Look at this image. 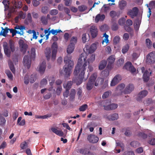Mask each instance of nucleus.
I'll return each mask as SVG.
<instances>
[{"label":"nucleus","instance_id":"nucleus-33","mask_svg":"<svg viewBox=\"0 0 155 155\" xmlns=\"http://www.w3.org/2000/svg\"><path fill=\"white\" fill-rule=\"evenodd\" d=\"M1 28L2 29V35L4 37H6V34L8 32L9 29L7 27H6L5 28H4L3 27H2Z\"/></svg>","mask_w":155,"mask_h":155},{"label":"nucleus","instance_id":"nucleus-22","mask_svg":"<svg viewBox=\"0 0 155 155\" xmlns=\"http://www.w3.org/2000/svg\"><path fill=\"white\" fill-rule=\"evenodd\" d=\"M151 73H150L149 74L147 70L145 71L143 76V78L144 81L147 82L148 81L150 78V75Z\"/></svg>","mask_w":155,"mask_h":155},{"label":"nucleus","instance_id":"nucleus-16","mask_svg":"<svg viewBox=\"0 0 155 155\" xmlns=\"http://www.w3.org/2000/svg\"><path fill=\"white\" fill-rule=\"evenodd\" d=\"M3 45L5 54L7 57H10L11 51L7 43L6 42H4Z\"/></svg>","mask_w":155,"mask_h":155},{"label":"nucleus","instance_id":"nucleus-47","mask_svg":"<svg viewBox=\"0 0 155 155\" xmlns=\"http://www.w3.org/2000/svg\"><path fill=\"white\" fill-rule=\"evenodd\" d=\"M87 8V6L85 5H82L79 6L78 7V9L79 11L82 12L85 11Z\"/></svg>","mask_w":155,"mask_h":155},{"label":"nucleus","instance_id":"nucleus-38","mask_svg":"<svg viewBox=\"0 0 155 155\" xmlns=\"http://www.w3.org/2000/svg\"><path fill=\"white\" fill-rule=\"evenodd\" d=\"M41 21L43 24L45 25H46L48 24V18H47L45 16H43L41 17Z\"/></svg>","mask_w":155,"mask_h":155},{"label":"nucleus","instance_id":"nucleus-18","mask_svg":"<svg viewBox=\"0 0 155 155\" xmlns=\"http://www.w3.org/2000/svg\"><path fill=\"white\" fill-rule=\"evenodd\" d=\"M134 89V87L132 84H129L126 87L123 91L125 94H128L132 92Z\"/></svg>","mask_w":155,"mask_h":155},{"label":"nucleus","instance_id":"nucleus-60","mask_svg":"<svg viewBox=\"0 0 155 155\" xmlns=\"http://www.w3.org/2000/svg\"><path fill=\"white\" fill-rule=\"evenodd\" d=\"M24 83L26 84H28L29 82V77L28 75H26L24 78Z\"/></svg>","mask_w":155,"mask_h":155},{"label":"nucleus","instance_id":"nucleus-63","mask_svg":"<svg viewBox=\"0 0 155 155\" xmlns=\"http://www.w3.org/2000/svg\"><path fill=\"white\" fill-rule=\"evenodd\" d=\"M124 63V60L123 59L121 58L119 59L117 61V64L118 66H121Z\"/></svg>","mask_w":155,"mask_h":155},{"label":"nucleus","instance_id":"nucleus-13","mask_svg":"<svg viewBox=\"0 0 155 155\" xmlns=\"http://www.w3.org/2000/svg\"><path fill=\"white\" fill-rule=\"evenodd\" d=\"M85 48L87 52L89 53H91L94 52L96 49V44L94 43L92 44L90 47L87 45L86 46Z\"/></svg>","mask_w":155,"mask_h":155},{"label":"nucleus","instance_id":"nucleus-35","mask_svg":"<svg viewBox=\"0 0 155 155\" xmlns=\"http://www.w3.org/2000/svg\"><path fill=\"white\" fill-rule=\"evenodd\" d=\"M129 48V46L128 44H127L124 46L122 49V52L123 53L125 54L126 53Z\"/></svg>","mask_w":155,"mask_h":155},{"label":"nucleus","instance_id":"nucleus-51","mask_svg":"<svg viewBox=\"0 0 155 155\" xmlns=\"http://www.w3.org/2000/svg\"><path fill=\"white\" fill-rule=\"evenodd\" d=\"M47 83V81L45 78H43L40 82V86L42 87L43 86L46 85Z\"/></svg>","mask_w":155,"mask_h":155},{"label":"nucleus","instance_id":"nucleus-54","mask_svg":"<svg viewBox=\"0 0 155 155\" xmlns=\"http://www.w3.org/2000/svg\"><path fill=\"white\" fill-rule=\"evenodd\" d=\"M103 36L105 37V38L103 40L102 43L103 44L104 42H106L107 43L108 42L109 40L108 39V35L106 34L105 33L104 34Z\"/></svg>","mask_w":155,"mask_h":155},{"label":"nucleus","instance_id":"nucleus-3","mask_svg":"<svg viewBox=\"0 0 155 155\" xmlns=\"http://www.w3.org/2000/svg\"><path fill=\"white\" fill-rule=\"evenodd\" d=\"M97 76V74L96 73H93L91 76L87 84L86 88L88 90H90L92 88Z\"/></svg>","mask_w":155,"mask_h":155},{"label":"nucleus","instance_id":"nucleus-21","mask_svg":"<svg viewBox=\"0 0 155 155\" xmlns=\"http://www.w3.org/2000/svg\"><path fill=\"white\" fill-rule=\"evenodd\" d=\"M51 130L56 135L60 137H63V136L64 133L62 131L58 130L54 127H52L51 128Z\"/></svg>","mask_w":155,"mask_h":155},{"label":"nucleus","instance_id":"nucleus-20","mask_svg":"<svg viewBox=\"0 0 155 155\" xmlns=\"http://www.w3.org/2000/svg\"><path fill=\"white\" fill-rule=\"evenodd\" d=\"M77 152L82 154L86 155L89 153L90 152L88 151L87 149L85 148H79L78 149Z\"/></svg>","mask_w":155,"mask_h":155},{"label":"nucleus","instance_id":"nucleus-9","mask_svg":"<svg viewBox=\"0 0 155 155\" xmlns=\"http://www.w3.org/2000/svg\"><path fill=\"white\" fill-rule=\"evenodd\" d=\"M122 79L121 75L120 74H117L115 75L112 80L110 85L112 86H115Z\"/></svg>","mask_w":155,"mask_h":155},{"label":"nucleus","instance_id":"nucleus-59","mask_svg":"<svg viewBox=\"0 0 155 155\" xmlns=\"http://www.w3.org/2000/svg\"><path fill=\"white\" fill-rule=\"evenodd\" d=\"M31 56L35 58L36 55L35 49V48H31Z\"/></svg>","mask_w":155,"mask_h":155},{"label":"nucleus","instance_id":"nucleus-42","mask_svg":"<svg viewBox=\"0 0 155 155\" xmlns=\"http://www.w3.org/2000/svg\"><path fill=\"white\" fill-rule=\"evenodd\" d=\"M118 28V24L116 22H113L111 26V29L113 31H116Z\"/></svg>","mask_w":155,"mask_h":155},{"label":"nucleus","instance_id":"nucleus-1","mask_svg":"<svg viewBox=\"0 0 155 155\" xmlns=\"http://www.w3.org/2000/svg\"><path fill=\"white\" fill-rule=\"evenodd\" d=\"M87 56L86 53H82L78 58V63L75 66L74 72L75 77L73 79V81L76 83L77 85H80L82 83L85 74L84 71L87 64H89L90 63H92L95 60V54L91 55L88 61L86 60Z\"/></svg>","mask_w":155,"mask_h":155},{"label":"nucleus","instance_id":"nucleus-4","mask_svg":"<svg viewBox=\"0 0 155 155\" xmlns=\"http://www.w3.org/2000/svg\"><path fill=\"white\" fill-rule=\"evenodd\" d=\"M15 29H17V30L12 34V37H14L17 33L21 35H23L24 34V30H25V27L22 25H17L14 27Z\"/></svg>","mask_w":155,"mask_h":155},{"label":"nucleus","instance_id":"nucleus-56","mask_svg":"<svg viewBox=\"0 0 155 155\" xmlns=\"http://www.w3.org/2000/svg\"><path fill=\"white\" fill-rule=\"evenodd\" d=\"M51 33L52 34L54 35H57L58 33L62 32L61 30H54L53 29H52L51 30Z\"/></svg>","mask_w":155,"mask_h":155},{"label":"nucleus","instance_id":"nucleus-10","mask_svg":"<svg viewBox=\"0 0 155 155\" xmlns=\"http://www.w3.org/2000/svg\"><path fill=\"white\" fill-rule=\"evenodd\" d=\"M87 139L90 143H95L98 142L99 138L94 134H90L88 136Z\"/></svg>","mask_w":155,"mask_h":155},{"label":"nucleus","instance_id":"nucleus-39","mask_svg":"<svg viewBox=\"0 0 155 155\" xmlns=\"http://www.w3.org/2000/svg\"><path fill=\"white\" fill-rule=\"evenodd\" d=\"M36 75L35 74L31 75L30 78V82L31 83H33L36 80Z\"/></svg>","mask_w":155,"mask_h":155},{"label":"nucleus","instance_id":"nucleus-14","mask_svg":"<svg viewBox=\"0 0 155 155\" xmlns=\"http://www.w3.org/2000/svg\"><path fill=\"white\" fill-rule=\"evenodd\" d=\"M19 47L21 48V51L23 53H25L28 48L27 45L25 43L24 41L22 39H21L19 41Z\"/></svg>","mask_w":155,"mask_h":155},{"label":"nucleus","instance_id":"nucleus-12","mask_svg":"<svg viewBox=\"0 0 155 155\" xmlns=\"http://www.w3.org/2000/svg\"><path fill=\"white\" fill-rule=\"evenodd\" d=\"M148 92L147 90H143L141 91L138 94L137 100L138 101H140L142 98L145 97L148 94Z\"/></svg>","mask_w":155,"mask_h":155},{"label":"nucleus","instance_id":"nucleus-28","mask_svg":"<svg viewBox=\"0 0 155 155\" xmlns=\"http://www.w3.org/2000/svg\"><path fill=\"white\" fill-rule=\"evenodd\" d=\"M107 61L105 60H102L101 61L99 66V69L100 70L103 69L106 66Z\"/></svg>","mask_w":155,"mask_h":155},{"label":"nucleus","instance_id":"nucleus-43","mask_svg":"<svg viewBox=\"0 0 155 155\" xmlns=\"http://www.w3.org/2000/svg\"><path fill=\"white\" fill-rule=\"evenodd\" d=\"M88 107V105L87 104H84L81 106L79 108L80 111H85Z\"/></svg>","mask_w":155,"mask_h":155},{"label":"nucleus","instance_id":"nucleus-61","mask_svg":"<svg viewBox=\"0 0 155 155\" xmlns=\"http://www.w3.org/2000/svg\"><path fill=\"white\" fill-rule=\"evenodd\" d=\"M110 15L112 18H114L117 15L116 12L114 11H112L110 12Z\"/></svg>","mask_w":155,"mask_h":155},{"label":"nucleus","instance_id":"nucleus-58","mask_svg":"<svg viewBox=\"0 0 155 155\" xmlns=\"http://www.w3.org/2000/svg\"><path fill=\"white\" fill-rule=\"evenodd\" d=\"M18 16L20 18L24 19L26 16V14L24 13L22 11H21L19 12Z\"/></svg>","mask_w":155,"mask_h":155},{"label":"nucleus","instance_id":"nucleus-24","mask_svg":"<svg viewBox=\"0 0 155 155\" xmlns=\"http://www.w3.org/2000/svg\"><path fill=\"white\" fill-rule=\"evenodd\" d=\"M115 58L114 55H112L110 56L108 59V64L107 68L111 65L114 62L115 60Z\"/></svg>","mask_w":155,"mask_h":155},{"label":"nucleus","instance_id":"nucleus-44","mask_svg":"<svg viewBox=\"0 0 155 155\" xmlns=\"http://www.w3.org/2000/svg\"><path fill=\"white\" fill-rule=\"evenodd\" d=\"M9 47L11 50L12 52H13L15 51V49L14 47V43L11 40L9 41Z\"/></svg>","mask_w":155,"mask_h":155},{"label":"nucleus","instance_id":"nucleus-46","mask_svg":"<svg viewBox=\"0 0 155 155\" xmlns=\"http://www.w3.org/2000/svg\"><path fill=\"white\" fill-rule=\"evenodd\" d=\"M120 40V37L118 36H116L114 38L113 40V42L114 44H116L118 43Z\"/></svg>","mask_w":155,"mask_h":155},{"label":"nucleus","instance_id":"nucleus-48","mask_svg":"<svg viewBox=\"0 0 155 155\" xmlns=\"http://www.w3.org/2000/svg\"><path fill=\"white\" fill-rule=\"evenodd\" d=\"M48 11V8L47 6L43 7L41 8V12L44 14H46Z\"/></svg>","mask_w":155,"mask_h":155},{"label":"nucleus","instance_id":"nucleus-32","mask_svg":"<svg viewBox=\"0 0 155 155\" xmlns=\"http://www.w3.org/2000/svg\"><path fill=\"white\" fill-rule=\"evenodd\" d=\"M74 46L70 44L68 45L67 49V52L68 54H71L74 51Z\"/></svg>","mask_w":155,"mask_h":155},{"label":"nucleus","instance_id":"nucleus-11","mask_svg":"<svg viewBox=\"0 0 155 155\" xmlns=\"http://www.w3.org/2000/svg\"><path fill=\"white\" fill-rule=\"evenodd\" d=\"M23 62L24 65L26 66L28 69H29L30 68L31 60L28 55L25 56Z\"/></svg>","mask_w":155,"mask_h":155},{"label":"nucleus","instance_id":"nucleus-27","mask_svg":"<svg viewBox=\"0 0 155 155\" xmlns=\"http://www.w3.org/2000/svg\"><path fill=\"white\" fill-rule=\"evenodd\" d=\"M73 83L72 81H68L67 84L64 83L63 84V87L64 88L70 90L71 87Z\"/></svg>","mask_w":155,"mask_h":155},{"label":"nucleus","instance_id":"nucleus-29","mask_svg":"<svg viewBox=\"0 0 155 155\" xmlns=\"http://www.w3.org/2000/svg\"><path fill=\"white\" fill-rule=\"evenodd\" d=\"M76 91L75 89H72L71 90L70 94L69 100L70 101H73L75 98Z\"/></svg>","mask_w":155,"mask_h":155},{"label":"nucleus","instance_id":"nucleus-41","mask_svg":"<svg viewBox=\"0 0 155 155\" xmlns=\"http://www.w3.org/2000/svg\"><path fill=\"white\" fill-rule=\"evenodd\" d=\"M131 146L133 147H138L140 145L139 142L137 141H133L130 143Z\"/></svg>","mask_w":155,"mask_h":155},{"label":"nucleus","instance_id":"nucleus-26","mask_svg":"<svg viewBox=\"0 0 155 155\" xmlns=\"http://www.w3.org/2000/svg\"><path fill=\"white\" fill-rule=\"evenodd\" d=\"M107 118L109 120H114L118 118V114L116 113L114 114L108 116Z\"/></svg>","mask_w":155,"mask_h":155},{"label":"nucleus","instance_id":"nucleus-19","mask_svg":"<svg viewBox=\"0 0 155 155\" xmlns=\"http://www.w3.org/2000/svg\"><path fill=\"white\" fill-rule=\"evenodd\" d=\"M46 68V62L43 61L39 66V71L41 74L44 73Z\"/></svg>","mask_w":155,"mask_h":155},{"label":"nucleus","instance_id":"nucleus-31","mask_svg":"<svg viewBox=\"0 0 155 155\" xmlns=\"http://www.w3.org/2000/svg\"><path fill=\"white\" fill-rule=\"evenodd\" d=\"M127 2L124 0L120 1L119 3V7L120 9L123 10L124 9L127 5Z\"/></svg>","mask_w":155,"mask_h":155},{"label":"nucleus","instance_id":"nucleus-62","mask_svg":"<svg viewBox=\"0 0 155 155\" xmlns=\"http://www.w3.org/2000/svg\"><path fill=\"white\" fill-rule=\"evenodd\" d=\"M110 92L107 91L105 92L103 94L102 97L103 99H105L109 95Z\"/></svg>","mask_w":155,"mask_h":155},{"label":"nucleus","instance_id":"nucleus-6","mask_svg":"<svg viewBox=\"0 0 155 155\" xmlns=\"http://www.w3.org/2000/svg\"><path fill=\"white\" fill-rule=\"evenodd\" d=\"M51 49L52 50L51 60H54L55 59L57 54V52L58 49V45L56 42H54L51 45Z\"/></svg>","mask_w":155,"mask_h":155},{"label":"nucleus","instance_id":"nucleus-64","mask_svg":"<svg viewBox=\"0 0 155 155\" xmlns=\"http://www.w3.org/2000/svg\"><path fill=\"white\" fill-rule=\"evenodd\" d=\"M122 155H135V154L133 151H127L124 152Z\"/></svg>","mask_w":155,"mask_h":155},{"label":"nucleus","instance_id":"nucleus-7","mask_svg":"<svg viewBox=\"0 0 155 155\" xmlns=\"http://www.w3.org/2000/svg\"><path fill=\"white\" fill-rule=\"evenodd\" d=\"M138 11L139 10L138 8L137 7H134L132 9L129 10L127 14L128 15L130 16L131 18H133L137 15Z\"/></svg>","mask_w":155,"mask_h":155},{"label":"nucleus","instance_id":"nucleus-55","mask_svg":"<svg viewBox=\"0 0 155 155\" xmlns=\"http://www.w3.org/2000/svg\"><path fill=\"white\" fill-rule=\"evenodd\" d=\"M138 135L139 137H141L143 139L146 138L147 137V135L141 132H139L138 134Z\"/></svg>","mask_w":155,"mask_h":155},{"label":"nucleus","instance_id":"nucleus-2","mask_svg":"<svg viewBox=\"0 0 155 155\" xmlns=\"http://www.w3.org/2000/svg\"><path fill=\"white\" fill-rule=\"evenodd\" d=\"M72 57L69 54H68L64 59V61L65 64L64 65L63 69L65 73V76L68 77L70 76L71 73V71L73 67L74 63L71 60Z\"/></svg>","mask_w":155,"mask_h":155},{"label":"nucleus","instance_id":"nucleus-25","mask_svg":"<svg viewBox=\"0 0 155 155\" xmlns=\"http://www.w3.org/2000/svg\"><path fill=\"white\" fill-rule=\"evenodd\" d=\"M105 16L104 15H101L100 14L97 15L95 18V21L97 23L99 21H102L105 18Z\"/></svg>","mask_w":155,"mask_h":155},{"label":"nucleus","instance_id":"nucleus-15","mask_svg":"<svg viewBox=\"0 0 155 155\" xmlns=\"http://www.w3.org/2000/svg\"><path fill=\"white\" fill-rule=\"evenodd\" d=\"M90 31L93 38H95L97 36L98 31L97 28L95 25H93L91 26L90 28Z\"/></svg>","mask_w":155,"mask_h":155},{"label":"nucleus","instance_id":"nucleus-5","mask_svg":"<svg viewBox=\"0 0 155 155\" xmlns=\"http://www.w3.org/2000/svg\"><path fill=\"white\" fill-rule=\"evenodd\" d=\"M146 62L147 64L154 63L155 62V52H152L149 53L146 57Z\"/></svg>","mask_w":155,"mask_h":155},{"label":"nucleus","instance_id":"nucleus-45","mask_svg":"<svg viewBox=\"0 0 155 155\" xmlns=\"http://www.w3.org/2000/svg\"><path fill=\"white\" fill-rule=\"evenodd\" d=\"M146 44L148 48H150L151 47L152 42L149 39L147 38L146 40Z\"/></svg>","mask_w":155,"mask_h":155},{"label":"nucleus","instance_id":"nucleus-34","mask_svg":"<svg viewBox=\"0 0 155 155\" xmlns=\"http://www.w3.org/2000/svg\"><path fill=\"white\" fill-rule=\"evenodd\" d=\"M13 2L14 3V6L17 8H20L22 6V2H16L14 1Z\"/></svg>","mask_w":155,"mask_h":155},{"label":"nucleus","instance_id":"nucleus-23","mask_svg":"<svg viewBox=\"0 0 155 155\" xmlns=\"http://www.w3.org/2000/svg\"><path fill=\"white\" fill-rule=\"evenodd\" d=\"M51 50L50 48H47L45 51V54L47 60H49L51 57Z\"/></svg>","mask_w":155,"mask_h":155},{"label":"nucleus","instance_id":"nucleus-40","mask_svg":"<svg viewBox=\"0 0 155 155\" xmlns=\"http://www.w3.org/2000/svg\"><path fill=\"white\" fill-rule=\"evenodd\" d=\"M101 74L104 77H106L109 75V71L108 69H106L102 71Z\"/></svg>","mask_w":155,"mask_h":155},{"label":"nucleus","instance_id":"nucleus-8","mask_svg":"<svg viewBox=\"0 0 155 155\" xmlns=\"http://www.w3.org/2000/svg\"><path fill=\"white\" fill-rule=\"evenodd\" d=\"M123 68L128 71H129L132 73H134L136 71V69L130 61H127L126 62Z\"/></svg>","mask_w":155,"mask_h":155},{"label":"nucleus","instance_id":"nucleus-17","mask_svg":"<svg viewBox=\"0 0 155 155\" xmlns=\"http://www.w3.org/2000/svg\"><path fill=\"white\" fill-rule=\"evenodd\" d=\"M125 87V85L123 83L121 84L118 86L116 88V93H117V95H121L122 93V90Z\"/></svg>","mask_w":155,"mask_h":155},{"label":"nucleus","instance_id":"nucleus-53","mask_svg":"<svg viewBox=\"0 0 155 155\" xmlns=\"http://www.w3.org/2000/svg\"><path fill=\"white\" fill-rule=\"evenodd\" d=\"M125 22V20L124 18H121L119 19L118 23L120 25H123Z\"/></svg>","mask_w":155,"mask_h":155},{"label":"nucleus","instance_id":"nucleus-50","mask_svg":"<svg viewBox=\"0 0 155 155\" xmlns=\"http://www.w3.org/2000/svg\"><path fill=\"white\" fill-rule=\"evenodd\" d=\"M5 73L9 78L10 79H12L13 75L9 70H6L5 71Z\"/></svg>","mask_w":155,"mask_h":155},{"label":"nucleus","instance_id":"nucleus-57","mask_svg":"<svg viewBox=\"0 0 155 155\" xmlns=\"http://www.w3.org/2000/svg\"><path fill=\"white\" fill-rule=\"evenodd\" d=\"M20 147L22 149H24L26 147H27L28 145L26 141H24L23 143L21 144L20 145Z\"/></svg>","mask_w":155,"mask_h":155},{"label":"nucleus","instance_id":"nucleus-49","mask_svg":"<svg viewBox=\"0 0 155 155\" xmlns=\"http://www.w3.org/2000/svg\"><path fill=\"white\" fill-rule=\"evenodd\" d=\"M49 81L50 84L51 86H52L55 81V78L53 76H51L49 78Z\"/></svg>","mask_w":155,"mask_h":155},{"label":"nucleus","instance_id":"nucleus-36","mask_svg":"<svg viewBox=\"0 0 155 155\" xmlns=\"http://www.w3.org/2000/svg\"><path fill=\"white\" fill-rule=\"evenodd\" d=\"M77 41V38L76 37L73 36L71 39L70 43V44L74 46L75 44L76 43Z\"/></svg>","mask_w":155,"mask_h":155},{"label":"nucleus","instance_id":"nucleus-37","mask_svg":"<svg viewBox=\"0 0 155 155\" xmlns=\"http://www.w3.org/2000/svg\"><path fill=\"white\" fill-rule=\"evenodd\" d=\"M5 122L6 120L5 118L0 114V125L2 126L5 125Z\"/></svg>","mask_w":155,"mask_h":155},{"label":"nucleus","instance_id":"nucleus-30","mask_svg":"<svg viewBox=\"0 0 155 155\" xmlns=\"http://www.w3.org/2000/svg\"><path fill=\"white\" fill-rule=\"evenodd\" d=\"M8 64L10 70L13 74H15V70L13 63L12 61H8Z\"/></svg>","mask_w":155,"mask_h":155},{"label":"nucleus","instance_id":"nucleus-52","mask_svg":"<svg viewBox=\"0 0 155 155\" xmlns=\"http://www.w3.org/2000/svg\"><path fill=\"white\" fill-rule=\"evenodd\" d=\"M58 11L57 10L53 9L51 10L50 11L49 13L51 15H57L58 13Z\"/></svg>","mask_w":155,"mask_h":155}]
</instances>
